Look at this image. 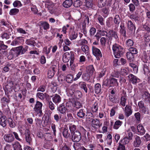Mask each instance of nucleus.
<instances>
[{
	"instance_id": "obj_13",
	"label": "nucleus",
	"mask_w": 150,
	"mask_h": 150,
	"mask_svg": "<svg viewBox=\"0 0 150 150\" xmlns=\"http://www.w3.org/2000/svg\"><path fill=\"white\" fill-rule=\"evenodd\" d=\"M132 112L131 107L127 105L125 108L124 112L125 115L127 117H128L132 114Z\"/></svg>"
},
{
	"instance_id": "obj_3",
	"label": "nucleus",
	"mask_w": 150,
	"mask_h": 150,
	"mask_svg": "<svg viewBox=\"0 0 150 150\" xmlns=\"http://www.w3.org/2000/svg\"><path fill=\"white\" fill-rule=\"evenodd\" d=\"M62 59L63 62L65 63L68 62L70 59L72 62L73 60H74V54L71 52H66L64 54Z\"/></svg>"
},
{
	"instance_id": "obj_24",
	"label": "nucleus",
	"mask_w": 150,
	"mask_h": 150,
	"mask_svg": "<svg viewBox=\"0 0 150 150\" xmlns=\"http://www.w3.org/2000/svg\"><path fill=\"white\" fill-rule=\"evenodd\" d=\"M62 134L64 137L67 138L70 137V134L67 127L64 129L62 131Z\"/></svg>"
},
{
	"instance_id": "obj_23",
	"label": "nucleus",
	"mask_w": 150,
	"mask_h": 150,
	"mask_svg": "<svg viewBox=\"0 0 150 150\" xmlns=\"http://www.w3.org/2000/svg\"><path fill=\"white\" fill-rule=\"evenodd\" d=\"M141 143V141L140 137L137 136L135 138V139L134 142V146L135 147H138L140 145Z\"/></svg>"
},
{
	"instance_id": "obj_11",
	"label": "nucleus",
	"mask_w": 150,
	"mask_h": 150,
	"mask_svg": "<svg viewBox=\"0 0 150 150\" xmlns=\"http://www.w3.org/2000/svg\"><path fill=\"white\" fill-rule=\"evenodd\" d=\"M52 100L53 102L56 105H58L61 101L62 98L58 94H55L52 96Z\"/></svg>"
},
{
	"instance_id": "obj_12",
	"label": "nucleus",
	"mask_w": 150,
	"mask_h": 150,
	"mask_svg": "<svg viewBox=\"0 0 150 150\" xmlns=\"http://www.w3.org/2000/svg\"><path fill=\"white\" fill-rule=\"evenodd\" d=\"M92 50L93 54L95 56L98 57H102V54L99 49L94 46H93Z\"/></svg>"
},
{
	"instance_id": "obj_2",
	"label": "nucleus",
	"mask_w": 150,
	"mask_h": 150,
	"mask_svg": "<svg viewBox=\"0 0 150 150\" xmlns=\"http://www.w3.org/2000/svg\"><path fill=\"white\" fill-rule=\"evenodd\" d=\"M26 51L27 50L26 49L23 48L22 46H20L16 47L13 50H11L10 53L12 54H13V56L17 57L21 54H23L25 53Z\"/></svg>"
},
{
	"instance_id": "obj_33",
	"label": "nucleus",
	"mask_w": 150,
	"mask_h": 150,
	"mask_svg": "<svg viewBox=\"0 0 150 150\" xmlns=\"http://www.w3.org/2000/svg\"><path fill=\"white\" fill-rule=\"evenodd\" d=\"M107 2V0H98V6L99 8H102L106 5Z\"/></svg>"
},
{
	"instance_id": "obj_64",
	"label": "nucleus",
	"mask_w": 150,
	"mask_h": 150,
	"mask_svg": "<svg viewBox=\"0 0 150 150\" xmlns=\"http://www.w3.org/2000/svg\"><path fill=\"white\" fill-rule=\"evenodd\" d=\"M96 28L94 27L91 28L90 30V33L91 36H93L96 32Z\"/></svg>"
},
{
	"instance_id": "obj_59",
	"label": "nucleus",
	"mask_w": 150,
	"mask_h": 150,
	"mask_svg": "<svg viewBox=\"0 0 150 150\" xmlns=\"http://www.w3.org/2000/svg\"><path fill=\"white\" fill-rule=\"evenodd\" d=\"M65 78L63 74H60L58 76V80L59 82L61 83L64 80Z\"/></svg>"
},
{
	"instance_id": "obj_31",
	"label": "nucleus",
	"mask_w": 150,
	"mask_h": 150,
	"mask_svg": "<svg viewBox=\"0 0 150 150\" xmlns=\"http://www.w3.org/2000/svg\"><path fill=\"white\" fill-rule=\"evenodd\" d=\"M134 55L129 52H127L126 54V56L128 60L130 62L134 60Z\"/></svg>"
},
{
	"instance_id": "obj_53",
	"label": "nucleus",
	"mask_w": 150,
	"mask_h": 150,
	"mask_svg": "<svg viewBox=\"0 0 150 150\" xmlns=\"http://www.w3.org/2000/svg\"><path fill=\"white\" fill-rule=\"evenodd\" d=\"M69 129L71 131V134L74 132L76 129V126L74 125H71L69 127Z\"/></svg>"
},
{
	"instance_id": "obj_34",
	"label": "nucleus",
	"mask_w": 150,
	"mask_h": 150,
	"mask_svg": "<svg viewBox=\"0 0 150 150\" xmlns=\"http://www.w3.org/2000/svg\"><path fill=\"white\" fill-rule=\"evenodd\" d=\"M7 121L10 127L11 128L15 127L16 124L11 118H8Z\"/></svg>"
},
{
	"instance_id": "obj_29",
	"label": "nucleus",
	"mask_w": 150,
	"mask_h": 150,
	"mask_svg": "<svg viewBox=\"0 0 150 150\" xmlns=\"http://www.w3.org/2000/svg\"><path fill=\"white\" fill-rule=\"evenodd\" d=\"M78 36L77 33L75 31H71L69 33V38L71 40L75 39Z\"/></svg>"
},
{
	"instance_id": "obj_48",
	"label": "nucleus",
	"mask_w": 150,
	"mask_h": 150,
	"mask_svg": "<svg viewBox=\"0 0 150 150\" xmlns=\"http://www.w3.org/2000/svg\"><path fill=\"white\" fill-rule=\"evenodd\" d=\"M82 4V2L79 0H76L74 2L73 5L75 7H80Z\"/></svg>"
},
{
	"instance_id": "obj_60",
	"label": "nucleus",
	"mask_w": 150,
	"mask_h": 150,
	"mask_svg": "<svg viewBox=\"0 0 150 150\" xmlns=\"http://www.w3.org/2000/svg\"><path fill=\"white\" fill-rule=\"evenodd\" d=\"M98 20L101 25H104L103 18L102 16L100 15H98Z\"/></svg>"
},
{
	"instance_id": "obj_27",
	"label": "nucleus",
	"mask_w": 150,
	"mask_h": 150,
	"mask_svg": "<svg viewBox=\"0 0 150 150\" xmlns=\"http://www.w3.org/2000/svg\"><path fill=\"white\" fill-rule=\"evenodd\" d=\"M127 100V98L126 94L122 96L120 98V105L123 106H125Z\"/></svg>"
},
{
	"instance_id": "obj_52",
	"label": "nucleus",
	"mask_w": 150,
	"mask_h": 150,
	"mask_svg": "<svg viewBox=\"0 0 150 150\" xmlns=\"http://www.w3.org/2000/svg\"><path fill=\"white\" fill-rule=\"evenodd\" d=\"M144 38L145 41L149 42L150 41V35L146 33L144 36Z\"/></svg>"
},
{
	"instance_id": "obj_38",
	"label": "nucleus",
	"mask_w": 150,
	"mask_h": 150,
	"mask_svg": "<svg viewBox=\"0 0 150 150\" xmlns=\"http://www.w3.org/2000/svg\"><path fill=\"white\" fill-rule=\"evenodd\" d=\"M73 76L70 74H68L66 77V81L68 83H71L73 81Z\"/></svg>"
},
{
	"instance_id": "obj_14",
	"label": "nucleus",
	"mask_w": 150,
	"mask_h": 150,
	"mask_svg": "<svg viewBox=\"0 0 150 150\" xmlns=\"http://www.w3.org/2000/svg\"><path fill=\"white\" fill-rule=\"evenodd\" d=\"M15 65L13 64H10L7 63L5 66L3 68V71L5 72L8 71L10 69H12L14 67Z\"/></svg>"
},
{
	"instance_id": "obj_50",
	"label": "nucleus",
	"mask_w": 150,
	"mask_h": 150,
	"mask_svg": "<svg viewBox=\"0 0 150 150\" xmlns=\"http://www.w3.org/2000/svg\"><path fill=\"white\" fill-rule=\"evenodd\" d=\"M143 70L144 72V74H146L149 73L150 71L149 69V67L146 64H144L143 65Z\"/></svg>"
},
{
	"instance_id": "obj_49",
	"label": "nucleus",
	"mask_w": 150,
	"mask_h": 150,
	"mask_svg": "<svg viewBox=\"0 0 150 150\" xmlns=\"http://www.w3.org/2000/svg\"><path fill=\"white\" fill-rule=\"evenodd\" d=\"M129 17L130 18L135 21L138 20L139 18L138 15L136 13H134L130 15Z\"/></svg>"
},
{
	"instance_id": "obj_28",
	"label": "nucleus",
	"mask_w": 150,
	"mask_h": 150,
	"mask_svg": "<svg viewBox=\"0 0 150 150\" xmlns=\"http://www.w3.org/2000/svg\"><path fill=\"white\" fill-rule=\"evenodd\" d=\"M6 118L4 115H3L0 118V124L3 127L6 125Z\"/></svg>"
},
{
	"instance_id": "obj_62",
	"label": "nucleus",
	"mask_w": 150,
	"mask_h": 150,
	"mask_svg": "<svg viewBox=\"0 0 150 150\" xmlns=\"http://www.w3.org/2000/svg\"><path fill=\"white\" fill-rule=\"evenodd\" d=\"M109 99L113 103H116L117 99H115V95H110L109 96Z\"/></svg>"
},
{
	"instance_id": "obj_26",
	"label": "nucleus",
	"mask_w": 150,
	"mask_h": 150,
	"mask_svg": "<svg viewBox=\"0 0 150 150\" xmlns=\"http://www.w3.org/2000/svg\"><path fill=\"white\" fill-rule=\"evenodd\" d=\"M78 117L79 118L83 119L85 118V111L83 109L80 110L77 113Z\"/></svg>"
},
{
	"instance_id": "obj_51",
	"label": "nucleus",
	"mask_w": 150,
	"mask_h": 150,
	"mask_svg": "<svg viewBox=\"0 0 150 150\" xmlns=\"http://www.w3.org/2000/svg\"><path fill=\"white\" fill-rule=\"evenodd\" d=\"M129 52L132 53L134 55L137 53V50L136 48L134 47H131L129 49Z\"/></svg>"
},
{
	"instance_id": "obj_7",
	"label": "nucleus",
	"mask_w": 150,
	"mask_h": 150,
	"mask_svg": "<svg viewBox=\"0 0 150 150\" xmlns=\"http://www.w3.org/2000/svg\"><path fill=\"white\" fill-rule=\"evenodd\" d=\"M42 103L39 101H37L35 107L34 108V110L37 113L40 114L42 115Z\"/></svg>"
},
{
	"instance_id": "obj_5",
	"label": "nucleus",
	"mask_w": 150,
	"mask_h": 150,
	"mask_svg": "<svg viewBox=\"0 0 150 150\" xmlns=\"http://www.w3.org/2000/svg\"><path fill=\"white\" fill-rule=\"evenodd\" d=\"M72 140L74 142H79L81 139V134L80 132L79 131H76L71 134Z\"/></svg>"
},
{
	"instance_id": "obj_47",
	"label": "nucleus",
	"mask_w": 150,
	"mask_h": 150,
	"mask_svg": "<svg viewBox=\"0 0 150 150\" xmlns=\"http://www.w3.org/2000/svg\"><path fill=\"white\" fill-rule=\"evenodd\" d=\"M1 103L3 104H8L10 102L9 98H7L5 97H3L1 99Z\"/></svg>"
},
{
	"instance_id": "obj_58",
	"label": "nucleus",
	"mask_w": 150,
	"mask_h": 150,
	"mask_svg": "<svg viewBox=\"0 0 150 150\" xmlns=\"http://www.w3.org/2000/svg\"><path fill=\"white\" fill-rule=\"evenodd\" d=\"M26 44L29 45H32L33 46H35V41L33 40H27L26 41Z\"/></svg>"
},
{
	"instance_id": "obj_25",
	"label": "nucleus",
	"mask_w": 150,
	"mask_h": 150,
	"mask_svg": "<svg viewBox=\"0 0 150 150\" xmlns=\"http://www.w3.org/2000/svg\"><path fill=\"white\" fill-rule=\"evenodd\" d=\"M79 85L81 89H83L86 93H87L88 89L86 83L83 82H80L79 83Z\"/></svg>"
},
{
	"instance_id": "obj_35",
	"label": "nucleus",
	"mask_w": 150,
	"mask_h": 150,
	"mask_svg": "<svg viewBox=\"0 0 150 150\" xmlns=\"http://www.w3.org/2000/svg\"><path fill=\"white\" fill-rule=\"evenodd\" d=\"M81 49L85 54H88L89 53V48L87 45H82L81 47Z\"/></svg>"
},
{
	"instance_id": "obj_61",
	"label": "nucleus",
	"mask_w": 150,
	"mask_h": 150,
	"mask_svg": "<svg viewBox=\"0 0 150 150\" xmlns=\"http://www.w3.org/2000/svg\"><path fill=\"white\" fill-rule=\"evenodd\" d=\"M134 42L130 39H128L126 41V45L128 47H131L133 45Z\"/></svg>"
},
{
	"instance_id": "obj_4",
	"label": "nucleus",
	"mask_w": 150,
	"mask_h": 150,
	"mask_svg": "<svg viewBox=\"0 0 150 150\" xmlns=\"http://www.w3.org/2000/svg\"><path fill=\"white\" fill-rule=\"evenodd\" d=\"M102 123L97 119H92L91 127L92 129L97 130L102 126Z\"/></svg>"
},
{
	"instance_id": "obj_45",
	"label": "nucleus",
	"mask_w": 150,
	"mask_h": 150,
	"mask_svg": "<svg viewBox=\"0 0 150 150\" xmlns=\"http://www.w3.org/2000/svg\"><path fill=\"white\" fill-rule=\"evenodd\" d=\"M48 105L50 109L51 110H53L54 109V105L52 102L50 100H47Z\"/></svg>"
},
{
	"instance_id": "obj_39",
	"label": "nucleus",
	"mask_w": 150,
	"mask_h": 150,
	"mask_svg": "<svg viewBox=\"0 0 150 150\" xmlns=\"http://www.w3.org/2000/svg\"><path fill=\"white\" fill-rule=\"evenodd\" d=\"M109 33L110 34V36L114 37L116 40L119 39L117 35V33L113 30H110L109 31Z\"/></svg>"
},
{
	"instance_id": "obj_21",
	"label": "nucleus",
	"mask_w": 150,
	"mask_h": 150,
	"mask_svg": "<svg viewBox=\"0 0 150 150\" xmlns=\"http://www.w3.org/2000/svg\"><path fill=\"white\" fill-rule=\"evenodd\" d=\"M39 26H41L40 28H42L45 30H47L49 29L50 25L49 24L45 21H41L39 23Z\"/></svg>"
},
{
	"instance_id": "obj_40",
	"label": "nucleus",
	"mask_w": 150,
	"mask_h": 150,
	"mask_svg": "<svg viewBox=\"0 0 150 150\" xmlns=\"http://www.w3.org/2000/svg\"><path fill=\"white\" fill-rule=\"evenodd\" d=\"M75 97L77 99H79L81 98L82 96L81 92L80 91L77 90L74 93Z\"/></svg>"
},
{
	"instance_id": "obj_54",
	"label": "nucleus",
	"mask_w": 150,
	"mask_h": 150,
	"mask_svg": "<svg viewBox=\"0 0 150 150\" xmlns=\"http://www.w3.org/2000/svg\"><path fill=\"white\" fill-rule=\"evenodd\" d=\"M135 118L137 121L139 122L140 121L141 115L139 112H137L134 114Z\"/></svg>"
},
{
	"instance_id": "obj_36",
	"label": "nucleus",
	"mask_w": 150,
	"mask_h": 150,
	"mask_svg": "<svg viewBox=\"0 0 150 150\" xmlns=\"http://www.w3.org/2000/svg\"><path fill=\"white\" fill-rule=\"evenodd\" d=\"M73 146L75 150H81L82 147H83L81 146L80 143H74Z\"/></svg>"
},
{
	"instance_id": "obj_32",
	"label": "nucleus",
	"mask_w": 150,
	"mask_h": 150,
	"mask_svg": "<svg viewBox=\"0 0 150 150\" xmlns=\"http://www.w3.org/2000/svg\"><path fill=\"white\" fill-rule=\"evenodd\" d=\"M94 90L96 93L98 94L101 91V86L100 84L97 83L95 85Z\"/></svg>"
},
{
	"instance_id": "obj_57",
	"label": "nucleus",
	"mask_w": 150,
	"mask_h": 150,
	"mask_svg": "<svg viewBox=\"0 0 150 150\" xmlns=\"http://www.w3.org/2000/svg\"><path fill=\"white\" fill-rule=\"evenodd\" d=\"M150 97V94L148 92H145L142 95V98L145 100H146Z\"/></svg>"
},
{
	"instance_id": "obj_16",
	"label": "nucleus",
	"mask_w": 150,
	"mask_h": 150,
	"mask_svg": "<svg viewBox=\"0 0 150 150\" xmlns=\"http://www.w3.org/2000/svg\"><path fill=\"white\" fill-rule=\"evenodd\" d=\"M57 110L60 113L64 114L65 113L67 109L65 107L64 104L62 103L57 107Z\"/></svg>"
},
{
	"instance_id": "obj_55",
	"label": "nucleus",
	"mask_w": 150,
	"mask_h": 150,
	"mask_svg": "<svg viewBox=\"0 0 150 150\" xmlns=\"http://www.w3.org/2000/svg\"><path fill=\"white\" fill-rule=\"evenodd\" d=\"M98 32L100 35V36L106 35L107 36V32L105 31L101 30H97Z\"/></svg>"
},
{
	"instance_id": "obj_9",
	"label": "nucleus",
	"mask_w": 150,
	"mask_h": 150,
	"mask_svg": "<svg viewBox=\"0 0 150 150\" xmlns=\"http://www.w3.org/2000/svg\"><path fill=\"white\" fill-rule=\"evenodd\" d=\"M25 135V139L26 142L29 144L32 142V138L30 132L28 129H26L25 130V132L24 133Z\"/></svg>"
},
{
	"instance_id": "obj_6",
	"label": "nucleus",
	"mask_w": 150,
	"mask_h": 150,
	"mask_svg": "<svg viewBox=\"0 0 150 150\" xmlns=\"http://www.w3.org/2000/svg\"><path fill=\"white\" fill-rule=\"evenodd\" d=\"M57 67L56 65H52L49 69L47 72L48 77L50 78H51L54 75L55 73L57 71Z\"/></svg>"
},
{
	"instance_id": "obj_1",
	"label": "nucleus",
	"mask_w": 150,
	"mask_h": 150,
	"mask_svg": "<svg viewBox=\"0 0 150 150\" xmlns=\"http://www.w3.org/2000/svg\"><path fill=\"white\" fill-rule=\"evenodd\" d=\"M112 48L114 55L116 58H120L125 53V49L123 47L118 44H114Z\"/></svg>"
},
{
	"instance_id": "obj_44",
	"label": "nucleus",
	"mask_w": 150,
	"mask_h": 150,
	"mask_svg": "<svg viewBox=\"0 0 150 150\" xmlns=\"http://www.w3.org/2000/svg\"><path fill=\"white\" fill-rule=\"evenodd\" d=\"M120 18L119 15H117L115 16L114 18V23L117 25H118L120 23Z\"/></svg>"
},
{
	"instance_id": "obj_56",
	"label": "nucleus",
	"mask_w": 150,
	"mask_h": 150,
	"mask_svg": "<svg viewBox=\"0 0 150 150\" xmlns=\"http://www.w3.org/2000/svg\"><path fill=\"white\" fill-rule=\"evenodd\" d=\"M112 136L111 134H109L108 135L107 139L108 141V144L110 145H111L112 142Z\"/></svg>"
},
{
	"instance_id": "obj_20",
	"label": "nucleus",
	"mask_w": 150,
	"mask_h": 150,
	"mask_svg": "<svg viewBox=\"0 0 150 150\" xmlns=\"http://www.w3.org/2000/svg\"><path fill=\"white\" fill-rule=\"evenodd\" d=\"M12 145L14 150H22L21 145L18 142H15Z\"/></svg>"
},
{
	"instance_id": "obj_8",
	"label": "nucleus",
	"mask_w": 150,
	"mask_h": 150,
	"mask_svg": "<svg viewBox=\"0 0 150 150\" xmlns=\"http://www.w3.org/2000/svg\"><path fill=\"white\" fill-rule=\"evenodd\" d=\"M129 81L135 84L139 82L140 80L136 76L132 74H130L128 76Z\"/></svg>"
},
{
	"instance_id": "obj_46",
	"label": "nucleus",
	"mask_w": 150,
	"mask_h": 150,
	"mask_svg": "<svg viewBox=\"0 0 150 150\" xmlns=\"http://www.w3.org/2000/svg\"><path fill=\"white\" fill-rule=\"evenodd\" d=\"M142 30L143 31L145 30L148 33H149L150 32V26L147 25L146 24H145L143 25Z\"/></svg>"
},
{
	"instance_id": "obj_15",
	"label": "nucleus",
	"mask_w": 150,
	"mask_h": 150,
	"mask_svg": "<svg viewBox=\"0 0 150 150\" xmlns=\"http://www.w3.org/2000/svg\"><path fill=\"white\" fill-rule=\"evenodd\" d=\"M137 129L138 135H143L145 134V130L144 127L142 125H138L137 127Z\"/></svg>"
},
{
	"instance_id": "obj_30",
	"label": "nucleus",
	"mask_w": 150,
	"mask_h": 150,
	"mask_svg": "<svg viewBox=\"0 0 150 150\" xmlns=\"http://www.w3.org/2000/svg\"><path fill=\"white\" fill-rule=\"evenodd\" d=\"M120 27V31L121 33L125 37H126V31L124 23L121 24Z\"/></svg>"
},
{
	"instance_id": "obj_18",
	"label": "nucleus",
	"mask_w": 150,
	"mask_h": 150,
	"mask_svg": "<svg viewBox=\"0 0 150 150\" xmlns=\"http://www.w3.org/2000/svg\"><path fill=\"white\" fill-rule=\"evenodd\" d=\"M127 27L128 29L130 31H135L136 27L135 25L132 23L131 21H128L127 23Z\"/></svg>"
},
{
	"instance_id": "obj_19",
	"label": "nucleus",
	"mask_w": 150,
	"mask_h": 150,
	"mask_svg": "<svg viewBox=\"0 0 150 150\" xmlns=\"http://www.w3.org/2000/svg\"><path fill=\"white\" fill-rule=\"evenodd\" d=\"M73 4L72 0H66L63 2L62 5L65 8H68L71 7Z\"/></svg>"
},
{
	"instance_id": "obj_42",
	"label": "nucleus",
	"mask_w": 150,
	"mask_h": 150,
	"mask_svg": "<svg viewBox=\"0 0 150 150\" xmlns=\"http://www.w3.org/2000/svg\"><path fill=\"white\" fill-rule=\"evenodd\" d=\"M90 76L88 73H84L82 75V78L84 81H88L90 78Z\"/></svg>"
},
{
	"instance_id": "obj_37",
	"label": "nucleus",
	"mask_w": 150,
	"mask_h": 150,
	"mask_svg": "<svg viewBox=\"0 0 150 150\" xmlns=\"http://www.w3.org/2000/svg\"><path fill=\"white\" fill-rule=\"evenodd\" d=\"M122 122L120 120L115 121L114 125L113 128L115 129H117L121 125Z\"/></svg>"
},
{
	"instance_id": "obj_63",
	"label": "nucleus",
	"mask_w": 150,
	"mask_h": 150,
	"mask_svg": "<svg viewBox=\"0 0 150 150\" xmlns=\"http://www.w3.org/2000/svg\"><path fill=\"white\" fill-rule=\"evenodd\" d=\"M130 140L127 137H124L122 140H121V142L122 144H128L129 141Z\"/></svg>"
},
{
	"instance_id": "obj_41",
	"label": "nucleus",
	"mask_w": 150,
	"mask_h": 150,
	"mask_svg": "<svg viewBox=\"0 0 150 150\" xmlns=\"http://www.w3.org/2000/svg\"><path fill=\"white\" fill-rule=\"evenodd\" d=\"M19 12V10L16 8H14L11 9L9 12L11 15H15L17 14Z\"/></svg>"
},
{
	"instance_id": "obj_10",
	"label": "nucleus",
	"mask_w": 150,
	"mask_h": 150,
	"mask_svg": "<svg viewBox=\"0 0 150 150\" xmlns=\"http://www.w3.org/2000/svg\"><path fill=\"white\" fill-rule=\"evenodd\" d=\"M3 137L5 141L9 143H12L15 139L13 135L11 134H5Z\"/></svg>"
},
{
	"instance_id": "obj_43",
	"label": "nucleus",
	"mask_w": 150,
	"mask_h": 150,
	"mask_svg": "<svg viewBox=\"0 0 150 150\" xmlns=\"http://www.w3.org/2000/svg\"><path fill=\"white\" fill-rule=\"evenodd\" d=\"M85 3L86 6L88 8H91L93 6V1L92 0H85Z\"/></svg>"
},
{
	"instance_id": "obj_17",
	"label": "nucleus",
	"mask_w": 150,
	"mask_h": 150,
	"mask_svg": "<svg viewBox=\"0 0 150 150\" xmlns=\"http://www.w3.org/2000/svg\"><path fill=\"white\" fill-rule=\"evenodd\" d=\"M109 81H110V86H114L118 85L117 80L113 78L110 77Z\"/></svg>"
},
{
	"instance_id": "obj_22",
	"label": "nucleus",
	"mask_w": 150,
	"mask_h": 150,
	"mask_svg": "<svg viewBox=\"0 0 150 150\" xmlns=\"http://www.w3.org/2000/svg\"><path fill=\"white\" fill-rule=\"evenodd\" d=\"M95 71V70L93 65H90L86 67V72L90 75L92 76Z\"/></svg>"
}]
</instances>
